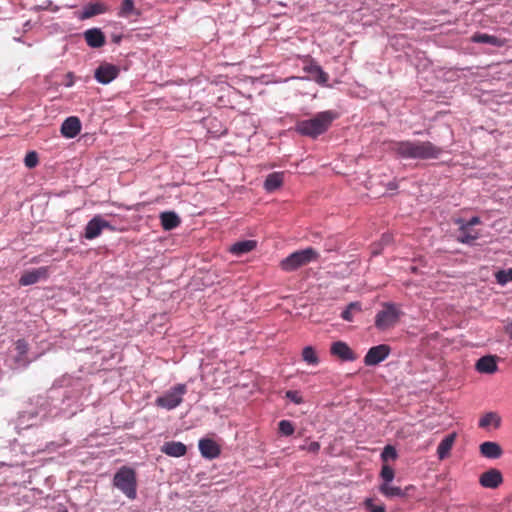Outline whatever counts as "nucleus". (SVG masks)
Listing matches in <instances>:
<instances>
[{
  "label": "nucleus",
  "instance_id": "f257e3e1",
  "mask_svg": "<svg viewBox=\"0 0 512 512\" xmlns=\"http://www.w3.org/2000/svg\"><path fill=\"white\" fill-rule=\"evenodd\" d=\"M389 151L402 159L431 160L438 159L443 149L430 141H391Z\"/></svg>",
  "mask_w": 512,
  "mask_h": 512
},
{
  "label": "nucleus",
  "instance_id": "f03ea898",
  "mask_svg": "<svg viewBox=\"0 0 512 512\" xmlns=\"http://www.w3.org/2000/svg\"><path fill=\"white\" fill-rule=\"evenodd\" d=\"M334 118L331 111L319 112L311 119L297 121L295 130L303 136L315 139L329 129Z\"/></svg>",
  "mask_w": 512,
  "mask_h": 512
},
{
  "label": "nucleus",
  "instance_id": "7ed1b4c3",
  "mask_svg": "<svg viewBox=\"0 0 512 512\" xmlns=\"http://www.w3.org/2000/svg\"><path fill=\"white\" fill-rule=\"evenodd\" d=\"M318 258V252L312 247H308L306 249L293 252L284 258L280 263V267L283 271L291 272L317 260Z\"/></svg>",
  "mask_w": 512,
  "mask_h": 512
},
{
  "label": "nucleus",
  "instance_id": "20e7f679",
  "mask_svg": "<svg viewBox=\"0 0 512 512\" xmlns=\"http://www.w3.org/2000/svg\"><path fill=\"white\" fill-rule=\"evenodd\" d=\"M187 393L186 384H176L167 390L163 395L156 398L155 403L158 407L166 410H172L183 402V397Z\"/></svg>",
  "mask_w": 512,
  "mask_h": 512
},
{
  "label": "nucleus",
  "instance_id": "39448f33",
  "mask_svg": "<svg viewBox=\"0 0 512 512\" xmlns=\"http://www.w3.org/2000/svg\"><path fill=\"white\" fill-rule=\"evenodd\" d=\"M400 312L396 306L391 303H385L375 317V326L379 330H387L393 327L399 320Z\"/></svg>",
  "mask_w": 512,
  "mask_h": 512
},
{
  "label": "nucleus",
  "instance_id": "423d86ee",
  "mask_svg": "<svg viewBox=\"0 0 512 512\" xmlns=\"http://www.w3.org/2000/svg\"><path fill=\"white\" fill-rule=\"evenodd\" d=\"M391 348L389 345L380 344L371 347L364 357V364L366 366H375L384 361L390 354Z\"/></svg>",
  "mask_w": 512,
  "mask_h": 512
},
{
  "label": "nucleus",
  "instance_id": "0eeeda50",
  "mask_svg": "<svg viewBox=\"0 0 512 512\" xmlns=\"http://www.w3.org/2000/svg\"><path fill=\"white\" fill-rule=\"evenodd\" d=\"M109 223L104 220L101 216L93 217L86 225L84 237L88 240H92L98 237L103 229L109 228Z\"/></svg>",
  "mask_w": 512,
  "mask_h": 512
},
{
  "label": "nucleus",
  "instance_id": "6e6552de",
  "mask_svg": "<svg viewBox=\"0 0 512 512\" xmlns=\"http://www.w3.org/2000/svg\"><path fill=\"white\" fill-rule=\"evenodd\" d=\"M49 275L48 267H39L37 269L25 271L20 279L19 284L21 286H29L37 283L41 279H47Z\"/></svg>",
  "mask_w": 512,
  "mask_h": 512
},
{
  "label": "nucleus",
  "instance_id": "1a4fd4ad",
  "mask_svg": "<svg viewBox=\"0 0 512 512\" xmlns=\"http://www.w3.org/2000/svg\"><path fill=\"white\" fill-rule=\"evenodd\" d=\"M503 482L502 473L495 468L483 472L479 477V483L484 488L495 489Z\"/></svg>",
  "mask_w": 512,
  "mask_h": 512
},
{
  "label": "nucleus",
  "instance_id": "9d476101",
  "mask_svg": "<svg viewBox=\"0 0 512 512\" xmlns=\"http://www.w3.org/2000/svg\"><path fill=\"white\" fill-rule=\"evenodd\" d=\"M118 73L116 66L105 63L95 70L94 77L99 83L108 84L117 77Z\"/></svg>",
  "mask_w": 512,
  "mask_h": 512
},
{
  "label": "nucleus",
  "instance_id": "9b49d317",
  "mask_svg": "<svg viewBox=\"0 0 512 512\" xmlns=\"http://www.w3.org/2000/svg\"><path fill=\"white\" fill-rule=\"evenodd\" d=\"M330 353L342 361H354L357 358L354 351L343 341L332 343Z\"/></svg>",
  "mask_w": 512,
  "mask_h": 512
},
{
  "label": "nucleus",
  "instance_id": "f8f14e48",
  "mask_svg": "<svg viewBox=\"0 0 512 512\" xmlns=\"http://www.w3.org/2000/svg\"><path fill=\"white\" fill-rule=\"evenodd\" d=\"M459 235L457 241L463 244H473L480 236L479 232L474 230L473 227L468 226L463 220H458Z\"/></svg>",
  "mask_w": 512,
  "mask_h": 512
},
{
  "label": "nucleus",
  "instance_id": "ddd939ff",
  "mask_svg": "<svg viewBox=\"0 0 512 512\" xmlns=\"http://www.w3.org/2000/svg\"><path fill=\"white\" fill-rule=\"evenodd\" d=\"M61 134L66 138H74L81 131V122L78 117L70 116L61 125Z\"/></svg>",
  "mask_w": 512,
  "mask_h": 512
},
{
  "label": "nucleus",
  "instance_id": "4468645a",
  "mask_svg": "<svg viewBox=\"0 0 512 512\" xmlns=\"http://www.w3.org/2000/svg\"><path fill=\"white\" fill-rule=\"evenodd\" d=\"M497 359L498 358L495 355L483 356L477 360L475 364V369L479 373L493 374L498 370Z\"/></svg>",
  "mask_w": 512,
  "mask_h": 512
},
{
  "label": "nucleus",
  "instance_id": "2eb2a0df",
  "mask_svg": "<svg viewBox=\"0 0 512 512\" xmlns=\"http://www.w3.org/2000/svg\"><path fill=\"white\" fill-rule=\"evenodd\" d=\"M199 450L203 457L214 459L220 455V446L212 439L203 438L199 441Z\"/></svg>",
  "mask_w": 512,
  "mask_h": 512
},
{
  "label": "nucleus",
  "instance_id": "dca6fc26",
  "mask_svg": "<svg viewBox=\"0 0 512 512\" xmlns=\"http://www.w3.org/2000/svg\"><path fill=\"white\" fill-rule=\"evenodd\" d=\"M15 350L17 355L15 356V363L18 366L25 367L30 363V360L27 357L29 351V344L24 339H18L15 342Z\"/></svg>",
  "mask_w": 512,
  "mask_h": 512
},
{
  "label": "nucleus",
  "instance_id": "f3484780",
  "mask_svg": "<svg viewBox=\"0 0 512 512\" xmlns=\"http://www.w3.org/2000/svg\"><path fill=\"white\" fill-rule=\"evenodd\" d=\"M457 434L455 432L447 435L437 447V456L440 460H444L450 456L451 449L456 441Z\"/></svg>",
  "mask_w": 512,
  "mask_h": 512
},
{
  "label": "nucleus",
  "instance_id": "a211bd4d",
  "mask_svg": "<svg viewBox=\"0 0 512 512\" xmlns=\"http://www.w3.org/2000/svg\"><path fill=\"white\" fill-rule=\"evenodd\" d=\"M84 38L87 44L92 48H100L105 44V35L97 28L85 31Z\"/></svg>",
  "mask_w": 512,
  "mask_h": 512
},
{
  "label": "nucleus",
  "instance_id": "6ab92c4d",
  "mask_svg": "<svg viewBox=\"0 0 512 512\" xmlns=\"http://www.w3.org/2000/svg\"><path fill=\"white\" fill-rule=\"evenodd\" d=\"M479 449L481 455L489 459H497L503 453L501 446L498 443L492 441L483 442Z\"/></svg>",
  "mask_w": 512,
  "mask_h": 512
},
{
  "label": "nucleus",
  "instance_id": "aec40b11",
  "mask_svg": "<svg viewBox=\"0 0 512 512\" xmlns=\"http://www.w3.org/2000/svg\"><path fill=\"white\" fill-rule=\"evenodd\" d=\"M159 218L162 228L166 231L177 228L181 223L179 216L173 211L162 212Z\"/></svg>",
  "mask_w": 512,
  "mask_h": 512
},
{
  "label": "nucleus",
  "instance_id": "412c9836",
  "mask_svg": "<svg viewBox=\"0 0 512 512\" xmlns=\"http://www.w3.org/2000/svg\"><path fill=\"white\" fill-rule=\"evenodd\" d=\"M161 450L166 455L172 456V457H181V456H184L187 452V448H186L185 444H183L182 442H176V441L166 442L162 446Z\"/></svg>",
  "mask_w": 512,
  "mask_h": 512
},
{
  "label": "nucleus",
  "instance_id": "4be33fe9",
  "mask_svg": "<svg viewBox=\"0 0 512 512\" xmlns=\"http://www.w3.org/2000/svg\"><path fill=\"white\" fill-rule=\"evenodd\" d=\"M284 175L282 172H273L269 174L264 182V188L267 192H273L283 184Z\"/></svg>",
  "mask_w": 512,
  "mask_h": 512
},
{
  "label": "nucleus",
  "instance_id": "5701e85b",
  "mask_svg": "<svg viewBox=\"0 0 512 512\" xmlns=\"http://www.w3.org/2000/svg\"><path fill=\"white\" fill-rule=\"evenodd\" d=\"M256 247V242L253 240H245L236 242L230 247V252L234 255L240 256L252 251Z\"/></svg>",
  "mask_w": 512,
  "mask_h": 512
},
{
  "label": "nucleus",
  "instance_id": "b1692460",
  "mask_svg": "<svg viewBox=\"0 0 512 512\" xmlns=\"http://www.w3.org/2000/svg\"><path fill=\"white\" fill-rule=\"evenodd\" d=\"M114 485L128 494V467L123 466L114 476Z\"/></svg>",
  "mask_w": 512,
  "mask_h": 512
},
{
  "label": "nucleus",
  "instance_id": "393cba45",
  "mask_svg": "<svg viewBox=\"0 0 512 512\" xmlns=\"http://www.w3.org/2000/svg\"><path fill=\"white\" fill-rule=\"evenodd\" d=\"M106 11V7L102 3H90L83 8L81 18L87 19L102 14Z\"/></svg>",
  "mask_w": 512,
  "mask_h": 512
},
{
  "label": "nucleus",
  "instance_id": "a878e982",
  "mask_svg": "<svg viewBox=\"0 0 512 512\" xmlns=\"http://www.w3.org/2000/svg\"><path fill=\"white\" fill-rule=\"evenodd\" d=\"M491 425L494 427L500 425V417L494 412L486 413L479 420V427L481 428H488Z\"/></svg>",
  "mask_w": 512,
  "mask_h": 512
},
{
  "label": "nucleus",
  "instance_id": "bb28decb",
  "mask_svg": "<svg viewBox=\"0 0 512 512\" xmlns=\"http://www.w3.org/2000/svg\"><path fill=\"white\" fill-rule=\"evenodd\" d=\"M472 41L475 43H486L494 46H500L501 41L493 35H489L486 33H478L473 35Z\"/></svg>",
  "mask_w": 512,
  "mask_h": 512
},
{
  "label": "nucleus",
  "instance_id": "cd10ccee",
  "mask_svg": "<svg viewBox=\"0 0 512 512\" xmlns=\"http://www.w3.org/2000/svg\"><path fill=\"white\" fill-rule=\"evenodd\" d=\"M308 71L314 76V79L320 84L326 83L329 79L328 74L325 71H323V69L317 64H311L308 67Z\"/></svg>",
  "mask_w": 512,
  "mask_h": 512
},
{
  "label": "nucleus",
  "instance_id": "c85d7f7f",
  "mask_svg": "<svg viewBox=\"0 0 512 512\" xmlns=\"http://www.w3.org/2000/svg\"><path fill=\"white\" fill-rule=\"evenodd\" d=\"M379 491L386 497H402L404 492L400 487L391 486L389 483H383L379 487Z\"/></svg>",
  "mask_w": 512,
  "mask_h": 512
},
{
  "label": "nucleus",
  "instance_id": "c756f323",
  "mask_svg": "<svg viewBox=\"0 0 512 512\" xmlns=\"http://www.w3.org/2000/svg\"><path fill=\"white\" fill-rule=\"evenodd\" d=\"M302 358L310 365H317L319 363L318 355L312 346H306L303 349Z\"/></svg>",
  "mask_w": 512,
  "mask_h": 512
},
{
  "label": "nucleus",
  "instance_id": "7c9ffc66",
  "mask_svg": "<svg viewBox=\"0 0 512 512\" xmlns=\"http://www.w3.org/2000/svg\"><path fill=\"white\" fill-rule=\"evenodd\" d=\"M360 311H361L360 303L359 302H352L341 313V317H342L343 320L351 322V321H353V314H354V312H360Z\"/></svg>",
  "mask_w": 512,
  "mask_h": 512
},
{
  "label": "nucleus",
  "instance_id": "2f4dec72",
  "mask_svg": "<svg viewBox=\"0 0 512 512\" xmlns=\"http://www.w3.org/2000/svg\"><path fill=\"white\" fill-rule=\"evenodd\" d=\"M279 432L284 436H290L294 433V425L289 420H281L278 424Z\"/></svg>",
  "mask_w": 512,
  "mask_h": 512
},
{
  "label": "nucleus",
  "instance_id": "473e14b6",
  "mask_svg": "<svg viewBox=\"0 0 512 512\" xmlns=\"http://www.w3.org/2000/svg\"><path fill=\"white\" fill-rule=\"evenodd\" d=\"M380 476L383 479L384 483H390L394 479L395 473L392 467H390L387 464H384L382 466Z\"/></svg>",
  "mask_w": 512,
  "mask_h": 512
},
{
  "label": "nucleus",
  "instance_id": "72a5a7b5",
  "mask_svg": "<svg viewBox=\"0 0 512 512\" xmlns=\"http://www.w3.org/2000/svg\"><path fill=\"white\" fill-rule=\"evenodd\" d=\"M381 458L384 462L395 460L397 458L396 449L391 445H387L381 453Z\"/></svg>",
  "mask_w": 512,
  "mask_h": 512
},
{
  "label": "nucleus",
  "instance_id": "f704fd0d",
  "mask_svg": "<svg viewBox=\"0 0 512 512\" xmlns=\"http://www.w3.org/2000/svg\"><path fill=\"white\" fill-rule=\"evenodd\" d=\"M39 162L38 154L35 151L28 152L25 156L24 163L28 168H34Z\"/></svg>",
  "mask_w": 512,
  "mask_h": 512
},
{
  "label": "nucleus",
  "instance_id": "c9c22d12",
  "mask_svg": "<svg viewBox=\"0 0 512 512\" xmlns=\"http://www.w3.org/2000/svg\"><path fill=\"white\" fill-rule=\"evenodd\" d=\"M364 506L369 512H386L384 505L376 506L373 503V499L367 498L364 501Z\"/></svg>",
  "mask_w": 512,
  "mask_h": 512
},
{
  "label": "nucleus",
  "instance_id": "e433bc0d",
  "mask_svg": "<svg viewBox=\"0 0 512 512\" xmlns=\"http://www.w3.org/2000/svg\"><path fill=\"white\" fill-rule=\"evenodd\" d=\"M286 398L291 400L295 404H301L303 403V398L300 395V393L296 390H288L285 394Z\"/></svg>",
  "mask_w": 512,
  "mask_h": 512
},
{
  "label": "nucleus",
  "instance_id": "4c0bfd02",
  "mask_svg": "<svg viewBox=\"0 0 512 512\" xmlns=\"http://www.w3.org/2000/svg\"><path fill=\"white\" fill-rule=\"evenodd\" d=\"M136 497V482L134 471L130 469V500Z\"/></svg>",
  "mask_w": 512,
  "mask_h": 512
},
{
  "label": "nucleus",
  "instance_id": "58836bf2",
  "mask_svg": "<svg viewBox=\"0 0 512 512\" xmlns=\"http://www.w3.org/2000/svg\"><path fill=\"white\" fill-rule=\"evenodd\" d=\"M300 448L302 450H307L308 452H311V453H317L320 450V444H319V442L314 441V442L309 443L306 446H301Z\"/></svg>",
  "mask_w": 512,
  "mask_h": 512
},
{
  "label": "nucleus",
  "instance_id": "ea45409f",
  "mask_svg": "<svg viewBox=\"0 0 512 512\" xmlns=\"http://www.w3.org/2000/svg\"><path fill=\"white\" fill-rule=\"evenodd\" d=\"M464 223H465V224H467V225H468V226H470V227H473V226H475V225L480 224V223H481V220H480V218H479V217L474 216V217H472L469 221L464 222Z\"/></svg>",
  "mask_w": 512,
  "mask_h": 512
},
{
  "label": "nucleus",
  "instance_id": "a19ab883",
  "mask_svg": "<svg viewBox=\"0 0 512 512\" xmlns=\"http://www.w3.org/2000/svg\"><path fill=\"white\" fill-rule=\"evenodd\" d=\"M505 332L506 334L509 336V338L512 340V322L509 323L506 327H505Z\"/></svg>",
  "mask_w": 512,
  "mask_h": 512
},
{
  "label": "nucleus",
  "instance_id": "79ce46f5",
  "mask_svg": "<svg viewBox=\"0 0 512 512\" xmlns=\"http://www.w3.org/2000/svg\"><path fill=\"white\" fill-rule=\"evenodd\" d=\"M387 188L389 190H396L398 188V183L396 181H391L387 184Z\"/></svg>",
  "mask_w": 512,
  "mask_h": 512
},
{
  "label": "nucleus",
  "instance_id": "37998d69",
  "mask_svg": "<svg viewBox=\"0 0 512 512\" xmlns=\"http://www.w3.org/2000/svg\"><path fill=\"white\" fill-rule=\"evenodd\" d=\"M121 6H122V12L123 13L128 11V0H122Z\"/></svg>",
  "mask_w": 512,
  "mask_h": 512
},
{
  "label": "nucleus",
  "instance_id": "c03bdc74",
  "mask_svg": "<svg viewBox=\"0 0 512 512\" xmlns=\"http://www.w3.org/2000/svg\"><path fill=\"white\" fill-rule=\"evenodd\" d=\"M67 77H68L69 79H68V82H67L66 86L70 87V86H72V85L74 84V81H73V75H72V73H68V74H67Z\"/></svg>",
  "mask_w": 512,
  "mask_h": 512
},
{
  "label": "nucleus",
  "instance_id": "a18cd8bd",
  "mask_svg": "<svg viewBox=\"0 0 512 512\" xmlns=\"http://www.w3.org/2000/svg\"><path fill=\"white\" fill-rule=\"evenodd\" d=\"M129 11H130V18L136 14L135 10H134V7H133V4L132 2L130 1V8H129Z\"/></svg>",
  "mask_w": 512,
  "mask_h": 512
},
{
  "label": "nucleus",
  "instance_id": "49530a36",
  "mask_svg": "<svg viewBox=\"0 0 512 512\" xmlns=\"http://www.w3.org/2000/svg\"><path fill=\"white\" fill-rule=\"evenodd\" d=\"M501 274H502V272H500V274H499V275H501ZM498 281H499V282H502V280H501L500 276H498Z\"/></svg>",
  "mask_w": 512,
  "mask_h": 512
}]
</instances>
